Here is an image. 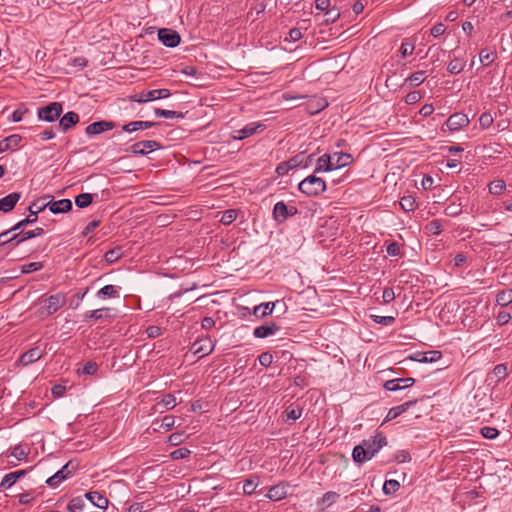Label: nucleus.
Segmentation results:
<instances>
[{
    "mask_svg": "<svg viewBox=\"0 0 512 512\" xmlns=\"http://www.w3.org/2000/svg\"><path fill=\"white\" fill-rule=\"evenodd\" d=\"M34 238V234L32 230L29 231H20L11 235V239H15V247L20 245L22 242Z\"/></svg>",
    "mask_w": 512,
    "mask_h": 512,
    "instance_id": "a19ab883",
    "label": "nucleus"
},
{
    "mask_svg": "<svg viewBox=\"0 0 512 512\" xmlns=\"http://www.w3.org/2000/svg\"><path fill=\"white\" fill-rule=\"evenodd\" d=\"M469 124V119L464 113H454L446 121L450 131H457Z\"/></svg>",
    "mask_w": 512,
    "mask_h": 512,
    "instance_id": "f8f14e48",
    "label": "nucleus"
},
{
    "mask_svg": "<svg viewBox=\"0 0 512 512\" xmlns=\"http://www.w3.org/2000/svg\"><path fill=\"white\" fill-rule=\"evenodd\" d=\"M411 460V456L408 451L406 450H399L394 455V461L397 463H406Z\"/></svg>",
    "mask_w": 512,
    "mask_h": 512,
    "instance_id": "e2e57ef3",
    "label": "nucleus"
},
{
    "mask_svg": "<svg viewBox=\"0 0 512 512\" xmlns=\"http://www.w3.org/2000/svg\"><path fill=\"white\" fill-rule=\"evenodd\" d=\"M29 451L23 448L21 445H16L12 448L11 455L18 461H24L27 459Z\"/></svg>",
    "mask_w": 512,
    "mask_h": 512,
    "instance_id": "09e8293b",
    "label": "nucleus"
},
{
    "mask_svg": "<svg viewBox=\"0 0 512 512\" xmlns=\"http://www.w3.org/2000/svg\"><path fill=\"white\" fill-rule=\"evenodd\" d=\"M298 213L297 207L293 205H287L283 201H279L274 205L273 218L277 223L285 222L289 217L294 216Z\"/></svg>",
    "mask_w": 512,
    "mask_h": 512,
    "instance_id": "0eeeda50",
    "label": "nucleus"
},
{
    "mask_svg": "<svg viewBox=\"0 0 512 512\" xmlns=\"http://www.w3.org/2000/svg\"><path fill=\"white\" fill-rule=\"evenodd\" d=\"M79 122V115L76 112L69 111L59 120V127L63 132H67Z\"/></svg>",
    "mask_w": 512,
    "mask_h": 512,
    "instance_id": "6ab92c4d",
    "label": "nucleus"
},
{
    "mask_svg": "<svg viewBox=\"0 0 512 512\" xmlns=\"http://www.w3.org/2000/svg\"><path fill=\"white\" fill-rule=\"evenodd\" d=\"M85 507V500L82 497H74L72 498L68 505L67 510L69 512H82Z\"/></svg>",
    "mask_w": 512,
    "mask_h": 512,
    "instance_id": "e433bc0d",
    "label": "nucleus"
},
{
    "mask_svg": "<svg viewBox=\"0 0 512 512\" xmlns=\"http://www.w3.org/2000/svg\"><path fill=\"white\" fill-rule=\"evenodd\" d=\"M288 486V483L280 482L279 484L274 485L269 489L268 493L266 494V497L271 501L282 500L287 496Z\"/></svg>",
    "mask_w": 512,
    "mask_h": 512,
    "instance_id": "f3484780",
    "label": "nucleus"
},
{
    "mask_svg": "<svg viewBox=\"0 0 512 512\" xmlns=\"http://www.w3.org/2000/svg\"><path fill=\"white\" fill-rule=\"evenodd\" d=\"M74 467H71V462H67L59 471L46 480V484L55 487L61 482L68 479L73 475Z\"/></svg>",
    "mask_w": 512,
    "mask_h": 512,
    "instance_id": "9d476101",
    "label": "nucleus"
},
{
    "mask_svg": "<svg viewBox=\"0 0 512 512\" xmlns=\"http://www.w3.org/2000/svg\"><path fill=\"white\" fill-rule=\"evenodd\" d=\"M266 129V125L262 122H251L242 129L234 130L231 134L234 140H243L255 134H260Z\"/></svg>",
    "mask_w": 512,
    "mask_h": 512,
    "instance_id": "39448f33",
    "label": "nucleus"
},
{
    "mask_svg": "<svg viewBox=\"0 0 512 512\" xmlns=\"http://www.w3.org/2000/svg\"><path fill=\"white\" fill-rule=\"evenodd\" d=\"M33 224V219L25 218L19 222H17L13 227H11L9 230L12 234L23 231L24 228L28 225Z\"/></svg>",
    "mask_w": 512,
    "mask_h": 512,
    "instance_id": "bf43d9fd",
    "label": "nucleus"
},
{
    "mask_svg": "<svg viewBox=\"0 0 512 512\" xmlns=\"http://www.w3.org/2000/svg\"><path fill=\"white\" fill-rule=\"evenodd\" d=\"M260 480L259 476L251 475L244 481L243 484V493L245 495H251L255 492L256 488L259 486Z\"/></svg>",
    "mask_w": 512,
    "mask_h": 512,
    "instance_id": "2f4dec72",
    "label": "nucleus"
},
{
    "mask_svg": "<svg viewBox=\"0 0 512 512\" xmlns=\"http://www.w3.org/2000/svg\"><path fill=\"white\" fill-rule=\"evenodd\" d=\"M387 445V438L382 432H376L374 436L364 439L359 445H356L352 451L353 461L357 464L372 459L381 448Z\"/></svg>",
    "mask_w": 512,
    "mask_h": 512,
    "instance_id": "f257e3e1",
    "label": "nucleus"
},
{
    "mask_svg": "<svg viewBox=\"0 0 512 512\" xmlns=\"http://www.w3.org/2000/svg\"><path fill=\"white\" fill-rule=\"evenodd\" d=\"M159 148H161V145L157 141L143 140L131 145L129 150L134 155H146Z\"/></svg>",
    "mask_w": 512,
    "mask_h": 512,
    "instance_id": "1a4fd4ad",
    "label": "nucleus"
},
{
    "mask_svg": "<svg viewBox=\"0 0 512 512\" xmlns=\"http://www.w3.org/2000/svg\"><path fill=\"white\" fill-rule=\"evenodd\" d=\"M43 200L44 199L37 200L28 207L29 215L26 218L33 219V224L38 219V213L42 212L44 209L47 208L48 204H45Z\"/></svg>",
    "mask_w": 512,
    "mask_h": 512,
    "instance_id": "c85d7f7f",
    "label": "nucleus"
},
{
    "mask_svg": "<svg viewBox=\"0 0 512 512\" xmlns=\"http://www.w3.org/2000/svg\"><path fill=\"white\" fill-rule=\"evenodd\" d=\"M155 115L157 117H163L166 119H173V118H181L182 119V118H184V114L182 112L165 110V109H160V108L155 109Z\"/></svg>",
    "mask_w": 512,
    "mask_h": 512,
    "instance_id": "58836bf2",
    "label": "nucleus"
},
{
    "mask_svg": "<svg viewBox=\"0 0 512 512\" xmlns=\"http://www.w3.org/2000/svg\"><path fill=\"white\" fill-rule=\"evenodd\" d=\"M332 156H334V160H332L333 170L345 167L353 161L352 156L348 153L335 152Z\"/></svg>",
    "mask_w": 512,
    "mask_h": 512,
    "instance_id": "a878e982",
    "label": "nucleus"
},
{
    "mask_svg": "<svg viewBox=\"0 0 512 512\" xmlns=\"http://www.w3.org/2000/svg\"><path fill=\"white\" fill-rule=\"evenodd\" d=\"M339 498V494L333 491L326 492L321 501L324 505L330 506Z\"/></svg>",
    "mask_w": 512,
    "mask_h": 512,
    "instance_id": "680f3d73",
    "label": "nucleus"
},
{
    "mask_svg": "<svg viewBox=\"0 0 512 512\" xmlns=\"http://www.w3.org/2000/svg\"><path fill=\"white\" fill-rule=\"evenodd\" d=\"M98 371V364L94 361H88L84 364L82 369L78 370L79 374L94 375Z\"/></svg>",
    "mask_w": 512,
    "mask_h": 512,
    "instance_id": "de8ad7c7",
    "label": "nucleus"
},
{
    "mask_svg": "<svg viewBox=\"0 0 512 512\" xmlns=\"http://www.w3.org/2000/svg\"><path fill=\"white\" fill-rule=\"evenodd\" d=\"M480 434L486 439H495L499 435V431L494 427L485 426L481 428Z\"/></svg>",
    "mask_w": 512,
    "mask_h": 512,
    "instance_id": "6e6d98bb",
    "label": "nucleus"
},
{
    "mask_svg": "<svg viewBox=\"0 0 512 512\" xmlns=\"http://www.w3.org/2000/svg\"><path fill=\"white\" fill-rule=\"evenodd\" d=\"M11 231L8 229L0 233V246L9 245L11 248L15 247V239H11Z\"/></svg>",
    "mask_w": 512,
    "mask_h": 512,
    "instance_id": "864d4df0",
    "label": "nucleus"
},
{
    "mask_svg": "<svg viewBox=\"0 0 512 512\" xmlns=\"http://www.w3.org/2000/svg\"><path fill=\"white\" fill-rule=\"evenodd\" d=\"M191 350L195 355L203 357L212 353L214 344L210 338L200 339L192 344Z\"/></svg>",
    "mask_w": 512,
    "mask_h": 512,
    "instance_id": "9b49d317",
    "label": "nucleus"
},
{
    "mask_svg": "<svg viewBox=\"0 0 512 512\" xmlns=\"http://www.w3.org/2000/svg\"><path fill=\"white\" fill-rule=\"evenodd\" d=\"M26 474H27V470H18V471H14V472L6 474L0 483V488L9 489L16 483V481L18 479L24 477Z\"/></svg>",
    "mask_w": 512,
    "mask_h": 512,
    "instance_id": "4be33fe9",
    "label": "nucleus"
},
{
    "mask_svg": "<svg viewBox=\"0 0 512 512\" xmlns=\"http://www.w3.org/2000/svg\"><path fill=\"white\" fill-rule=\"evenodd\" d=\"M372 320L381 325L389 326L395 322V318L393 316H379V315H371Z\"/></svg>",
    "mask_w": 512,
    "mask_h": 512,
    "instance_id": "4d7b16f0",
    "label": "nucleus"
},
{
    "mask_svg": "<svg viewBox=\"0 0 512 512\" xmlns=\"http://www.w3.org/2000/svg\"><path fill=\"white\" fill-rule=\"evenodd\" d=\"M170 96V91L168 89H154L150 91H142L130 96V100L137 103H146L150 101H154L157 99H164Z\"/></svg>",
    "mask_w": 512,
    "mask_h": 512,
    "instance_id": "20e7f679",
    "label": "nucleus"
},
{
    "mask_svg": "<svg viewBox=\"0 0 512 512\" xmlns=\"http://www.w3.org/2000/svg\"><path fill=\"white\" fill-rule=\"evenodd\" d=\"M313 155H309L305 157L303 153L297 154L292 157L290 160L286 161L290 167V169L296 168L303 164L304 167H307L309 162H311Z\"/></svg>",
    "mask_w": 512,
    "mask_h": 512,
    "instance_id": "7c9ffc66",
    "label": "nucleus"
},
{
    "mask_svg": "<svg viewBox=\"0 0 512 512\" xmlns=\"http://www.w3.org/2000/svg\"><path fill=\"white\" fill-rule=\"evenodd\" d=\"M115 126V123L111 121H97L89 124L86 127L85 132L88 135H98L100 133L113 129Z\"/></svg>",
    "mask_w": 512,
    "mask_h": 512,
    "instance_id": "2eb2a0df",
    "label": "nucleus"
},
{
    "mask_svg": "<svg viewBox=\"0 0 512 512\" xmlns=\"http://www.w3.org/2000/svg\"><path fill=\"white\" fill-rule=\"evenodd\" d=\"M237 218V211L235 209H228L226 210L221 218H220V222L223 224V225H230L231 223H233Z\"/></svg>",
    "mask_w": 512,
    "mask_h": 512,
    "instance_id": "c03bdc74",
    "label": "nucleus"
},
{
    "mask_svg": "<svg viewBox=\"0 0 512 512\" xmlns=\"http://www.w3.org/2000/svg\"><path fill=\"white\" fill-rule=\"evenodd\" d=\"M84 497L99 509L106 510L108 507V499L98 491L87 492Z\"/></svg>",
    "mask_w": 512,
    "mask_h": 512,
    "instance_id": "aec40b11",
    "label": "nucleus"
},
{
    "mask_svg": "<svg viewBox=\"0 0 512 512\" xmlns=\"http://www.w3.org/2000/svg\"><path fill=\"white\" fill-rule=\"evenodd\" d=\"M156 125L154 122L150 121H133L128 124H125L122 127V130L128 133L140 130V129H148Z\"/></svg>",
    "mask_w": 512,
    "mask_h": 512,
    "instance_id": "c756f323",
    "label": "nucleus"
},
{
    "mask_svg": "<svg viewBox=\"0 0 512 512\" xmlns=\"http://www.w3.org/2000/svg\"><path fill=\"white\" fill-rule=\"evenodd\" d=\"M426 79V72L425 71H416L413 74H411L407 79L406 82H409L411 86H419L422 84Z\"/></svg>",
    "mask_w": 512,
    "mask_h": 512,
    "instance_id": "ea45409f",
    "label": "nucleus"
},
{
    "mask_svg": "<svg viewBox=\"0 0 512 512\" xmlns=\"http://www.w3.org/2000/svg\"><path fill=\"white\" fill-rule=\"evenodd\" d=\"M416 403H417V400H411V401H407L401 405L390 408L386 415L384 422H388V421H391V420L397 418L398 416H400L401 414L406 412L411 406H414Z\"/></svg>",
    "mask_w": 512,
    "mask_h": 512,
    "instance_id": "412c9836",
    "label": "nucleus"
},
{
    "mask_svg": "<svg viewBox=\"0 0 512 512\" xmlns=\"http://www.w3.org/2000/svg\"><path fill=\"white\" fill-rule=\"evenodd\" d=\"M325 15L327 16L326 23H334L340 17V12L337 8L332 7Z\"/></svg>",
    "mask_w": 512,
    "mask_h": 512,
    "instance_id": "338daca9",
    "label": "nucleus"
},
{
    "mask_svg": "<svg viewBox=\"0 0 512 512\" xmlns=\"http://www.w3.org/2000/svg\"><path fill=\"white\" fill-rule=\"evenodd\" d=\"M119 289H120L119 287H116L114 285H105L97 292L96 296L102 300H105L108 298H119L120 297Z\"/></svg>",
    "mask_w": 512,
    "mask_h": 512,
    "instance_id": "bb28decb",
    "label": "nucleus"
},
{
    "mask_svg": "<svg viewBox=\"0 0 512 512\" xmlns=\"http://www.w3.org/2000/svg\"><path fill=\"white\" fill-rule=\"evenodd\" d=\"M47 205V208H49L50 212L53 214H59V213H65L72 209V202L69 199H61L57 201H48L45 202Z\"/></svg>",
    "mask_w": 512,
    "mask_h": 512,
    "instance_id": "a211bd4d",
    "label": "nucleus"
},
{
    "mask_svg": "<svg viewBox=\"0 0 512 512\" xmlns=\"http://www.w3.org/2000/svg\"><path fill=\"white\" fill-rule=\"evenodd\" d=\"M66 304L65 294L59 292L50 296L42 295L35 303V314L41 319H45L56 313Z\"/></svg>",
    "mask_w": 512,
    "mask_h": 512,
    "instance_id": "f03ea898",
    "label": "nucleus"
},
{
    "mask_svg": "<svg viewBox=\"0 0 512 512\" xmlns=\"http://www.w3.org/2000/svg\"><path fill=\"white\" fill-rule=\"evenodd\" d=\"M191 454V451L188 448L181 447L176 450H174L170 456L173 460H180L187 458Z\"/></svg>",
    "mask_w": 512,
    "mask_h": 512,
    "instance_id": "13d9d810",
    "label": "nucleus"
},
{
    "mask_svg": "<svg viewBox=\"0 0 512 512\" xmlns=\"http://www.w3.org/2000/svg\"><path fill=\"white\" fill-rule=\"evenodd\" d=\"M63 111L62 104L59 102H52L47 106L40 107L38 109L37 115L40 120L46 122H54L56 121Z\"/></svg>",
    "mask_w": 512,
    "mask_h": 512,
    "instance_id": "423d86ee",
    "label": "nucleus"
},
{
    "mask_svg": "<svg viewBox=\"0 0 512 512\" xmlns=\"http://www.w3.org/2000/svg\"><path fill=\"white\" fill-rule=\"evenodd\" d=\"M274 308H275L274 302L261 303L254 307L253 315H255L258 318H263V317H266V316L272 314Z\"/></svg>",
    "mask_w": 512,
    "mask_h": 512,
    "instance_id": "cd10ccee",
    "label": "nucleus"
},
{
    "mask_svg": "<svg viewBox=\"0 0 512 512\" xmlns=\"http://www.w3.org/2000/svg\"><path fill=\"white\" fill-rule=\"evenodd\" d=\"M492 374L498 381L505 379L508 375L507 366L505 364L496 365L492 370Z\"/></svg>",
    "mask_w": 512,
    "mask_h": 512,
    "instance_id": "8fccbe9b",
    "label": "nucleus"
},
{
    "mask_svg": "<svg viewBox=\"0 0 512 512\" xmlns=\"http://www.w3.org/2000/svg\"><path fill=\"white\" fill-rule=\"evenodd\" d=\"M21 198L19 192H13L0 199V212L8 213L14 209Z\"/></svg>",
    "mask_w": 512,
    "mask_h": 512,
    "instance_id": "dca6fc26",
    "label": "nucleus"
},
{
    "mask_svg": "<svg viewBox=\"0 0 512 512\" xmlns=\"http://www.w3.org/2000/svg\"><path fill=\"white\" fill-rule=\"evenodd\" d=\"M442 354L440 351L431 350L427 352H415L410 356V359L420 363H433L441 358Z\"/></svg>",
    "mask_w": 512,
    "mask_h": 512,
    "instance_id": "4468645a",
    "label": "nucleus"
},
{
    "mask_svg": "<svg viewBox=\"0 0 512 512\" xmlns=\"http://www.w3.org/2000/svg\"><path fill=\"white\" fill-rule=\"evenodd\" d=\"M158 39L166 47L174 48L180 44L181 37L179 33L170 28H161L158 30Z\"/></svg>",
    "mask_w": 512,
    "mask_h": 512,
    "instance_id": "6e6552de",
    "label": "nucleus"
},
{
    "mask_svg": "<svg viewBox=\"0 0 512 512\" xmlns=\"http://www.w3.org/2000/svg\"><path fill=\"white\" fill-rule=\"evenodd\" d=\"M510 319L511 315L509 312L506 311H500L496 316V321L499 326H503L509 323Z\"/></svg>",
    "mask_w": 512,
    "mask_h": 512,
    "instance_id": "69168bd1",
    "label": "nucleus"
},
{
    "mask_svg": "<svg viewBox=\"0 0 512 512\" xmlns=\"http://www.w3.org/2000/svg\"><path fill=\"white\" fill-rule=\"evenodd\" d=\"M42 357V351L38 347L29 349L20 357V363L24 366L30 365Z\"/></svg>",
    "mask_w": 512,
    "mask_h": 512,
    "instance_id": "393cba45",
    "label": "nucleus"
},
{
    "mask_svg": "<svg viewBox=\"0 0 512 512\" xmlns=\"http://www.w3.org/2000/svg\"><path fill=\"white\" fill-rule=\"evenodd\" d=\"M279 330V326L276 323H270L266 325L258 326L254 329L253 335L256 338H266L274 335Z\"/></svg>",
    "mask_w": 512,
    "mask_h": 512,
    "instance_id": "b1692460",
    "label": "nucleus"
},
{
    "mask_svg": "<svg viewBox=\"0 0 512 512\" xmlns=\"http://www.w3.org/2000/svg\"><path fill=\"white\" fill-rule=\"evenodd\" d=\"M399 204L401 208L406 212H412L418 207L416 199L411 195L403 196Z\"/></svg>",
    "mask_w": 512,
    "mask_h": 512,
    "instance_id": "f704fd0d",
    "label": "nucleus"
},
{
    "mask_svg": "<svg viewBox=\"0 0 512 512\" xmlns=\"http://www.w3.org/2000/svg\"><path fill=\"white\" fill-rule=\"evenodd\" d=\"M121 257V250L120 248H113L110 249L105 253V260L109 263H113L117 261Z\"/></svg>",
    "mask_w": 512,
    "mask_h": 512,
    "instance_id": "052dcab7",
    "label": "nucleus"
},
{
    "mask_svg": "<svg viewBox=\"0 0 512 512\" xmlns=\"http://www.w3.org/2000/svg\"><path fill=\"white\" fill-rule=\"evenodd\" d=\"M259 363L264 367H269L273 362V355L269 352H263L258 357Z\"/></svg>",
    "mask_w": 512,
    "mask_h": 512,
    "instance_id": "0e129e2a",
    "label": "nucleus"
},
{
    "mask_svg": "<svg viewBox=\"0 0 512 512\" xmlns=\"http://www.w3.org/2000/svg\"><path fill=\"white\" fill-rule=\"evenodd\" d=\"M286 416H287V419L289 420H297L301 417L302 415V408L299 407V406H289L287 409H286Z\"/></svg>",
    "mask_w": 512,
    "mask_h": 512,
    "instance_id": "3c124183",
    "label": "nucleus"
},
{
    "mask_svg": "<svg viewBox=\"0 0 512 512\" xmlns=\"http://www.w3.org/2000/svg\"><path fill=\"white\" fill-rule=\"evenodd\" d=\"M506 189V183L503 180H494L489 184V192L494 195H500Z\"/></svg>",
    "mask_w": 512,
    "mask_h": 512,
    "instance_id": "37998d69",
    "label": "nucleus"
},
{
    "mask_svg": "<svg viewBox=\"0 0 512 512\" xmlns=\"http://www.w3.org/2000/svg\"><path fill=\"white\" fill-rule=\"evenodd\" d=\"M421 97L422 96L419 91H412L405 96V102L410 105L415 104L420 101Z\"/></svg>",
    "mask_w": 512,
    "mask_h": 512,
    "instance_id": "774afa93",
    "label": "nucleus"
},
{
    "mask_svg": "<svg viewBox=\"0 0 512 512\" xmlns=\"http://www.w3.org/2000/svg\"><path fill=\"white\" fill-rule=\"evenodd\" d=\"M400 488V483L397 480L390 479L386 480L383 485V493L385 495H391L398 491Z\"/></svg>",
    "mask_w": 512,
    "mask_h": 512,
    "instance_id": "79ce46f5",
    "label": "nucleus"
},
{
    "mask_svg": "<svg viewBox=\"0 0 512 512\" xmlns=\"http://www.w3.org/2000/svg\"><path fill=\"white\" fill-rule=\"evenodd\" d=\"M332 160L334 156L324 154L317 159L314 173L328 172L333 170Z\"/></svg>",
    "mask_w": 512,
    "mask_h": 512,
    "instance_id": "5701e85b",
    "label": "nucleus"
},
{
    "mask_svg": "<svg viewBox=\"0 0 512 512\" xmlns=\"http://www.w3.org/2000/svg\"><path fill=\"white\" fill-rule=\"evenodd\" d=\"M43 268V264L41 262H31L28 264H24L21 267V272L23 274H28L31 272L39 271Z\"/></svg>",
    "mask_w": 512,
    "mask_h": 512,
    "instance_id": "5fc2aeb1",
    "label": "nucleus"
},
{
    "mask_svg": "<svg viewBox=\"0 0 512 512\" xmlns=\"http://www.w3.org/2000/svg\"><path fill=\"white\" fill-rule=\"evenodd\" d=\"M493 116L489 112H484L479 117V125L482 129H488L493 124Z\"/></svg>",
    "mask_w": 512,
    "mask_h": 512,
    "instance_id": "603ef678",
    "label": "nucleus"
},
{
    "mask_svg": "<svg viewBox=\"0 0 512 512\" xmlns=\"http://www.w3.org/2000/svg\"><path fill=\"white\" fill-rule=\"evenodd\" d=\"M465 65L466 60L464 58L455 57L449 62L447 70L450 74L457 75L463 71Z\"/></svg>",
    "mask_w": 512,
    "mask_h": 512,
    "instance_id": "473e14b6",
    "label": "nucleus"
},
{
    "mask_svg": "<svg viewBox=\"0 0 512 512\" xmlns=\"http://www.w3.org/2000/svg\"><path fill=\"white\" fill-rule=\"evenodd\" d=\"M157 405L162 406L167 410L173 409L176 406V398L172 394H166L163 396L162 400L157 403Z\"/></svg>",
    "mask_w": 512,
    "mask_h": 512,
    "instance_id": "49530a36",
    "label": "nucleus"
},
{
    "mask_svg": "<svg viewBox=\"0 0 512 512\" xmlns=\"http://www.w3.org/2000/svg\"><path fill=\"white\" fill-rule=\"evenodd\" d=\"M298 189L306 196L315 197L322 194L326 190V182L324 179L313 174L303 179L299 183Z\"/></svg>",
    "mask_w": 512,
    "mask_h": 512,
    "instance_id": "7ed1b4c3",
    "label": "nucleus"
},
{
    "mask_svg": "<svg viewBox=\"0 0 512 512\" xmlns=\"http://www.w3.org/2000/svg\"><path fill=\"white\" fill-rule=\"evenodd\" d=\"M93 202V195L82 193L75 197V204L78 208H86Z\"/></svg>",
    "mask_w": 512,
    "mask_h": 512,
    "instance_id": "4c0bfd02",
    "label": "nucleus"
},
{
    "mask_svg": "<svg viewBox=\"0 0 512 512\" xmlns=\"http://www.w3.org/2000/svg\"><path fill=\"white\" fill-rule=\"evenodd\" d=\"M497 55L495 52H492V51H489L488 49H482L480 52H479V60L481 62V64L483 66H489L490 64H492L495 59H496Z\"/></svg>",
    "mask_w": 512,
    "mask_h": 512,
    "instance_id": "c9c22d12",
    "label": "nucleus"
},
{
    "mask_svg": "<svg viewBox=\"0 0 512 512\" xmlns=\"http://www.w3.org/2000/svg\"><path fill=\"white\" fill-rule=\"evenodd\" d=\"M415 383V379L412 377L408 378H396L388 380L384 383V388L388 391H399L401 389L408 388Z\"/></svg>",
    "mask_w": 512,
    "mask_h": 512,
    "instance_id": "ddd939ff",
    "label": "nucleus"
},
{
    "mask_svg": "<svg viewBox=\"0 0 512 512\" xmlns=\"http://www.w3.org/2000/svg\"><path fill=\"white\" fill-rule=\"evenodd\" d=\"M496 303L506 307L512 303V289L501 290L496 295Z\"/></svg>",
    "mask_w": 512,
    "mask_h": 512,
    "instance_id": "72a5a7b5",
    "label": "nucleus"
},
{
    "mask_svg": "<svg viewBox=\"0 0 512 512\" xmlns=\"http://www.w3.org/2000/svg\"><path fill=\"white\" fill-rule=\"evenodd\" d=\"M109 308H101V309H96V310H92V311H89L85 314V320H94V321H98V320H102L103 318H106L107 316L103 314V311H108Z\"/></svg>",
    "mask_w": 512,
    "mask_h": 512,
    "instance_id": "a18cd8bd",
    "label": "nucleus"
}]
</instances>
